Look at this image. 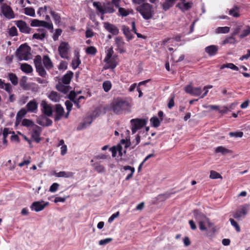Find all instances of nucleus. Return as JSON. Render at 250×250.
I'll return each instance as SVG.
<instances>
[{
  "instance_id": "15",
  "label": "nucleus",
  "mask_w": 250,
  "mask_h": 250,
  "mask_svg": "<svg viewBox=\"0 0 250 250\" xmlns=\"http://www.w3.org/2000/svg\"><path fill=\"white\" fill-rule=\"evenodd\" d=\"M193 6V2L191 1H188L187 2H182L178 3L176 5V7H178L183 12H185L186 11L189 10Z\"/></svg>"
},
{
  "instance_id": "5",
  "label": "nucleus",
  "mask_w": 250,
  "mask_h": 250,
  "mask_svg": "<svg viewBox=\"0 0 250 250\" xmlns=\"http://www.w3.org/2000/svg\"><path fill=\"white\" fill-rule=\"evenodd\" d=\"M131 131L132 133H135L138 129L144 127L146 124V120L144 119L136 118L131 120Z\"/></svg>"
},
{
  "instance_id": "25",
  "label": "nucleus",
  "mask_w": 250,
  "mask_h": 250,
  "mask_svg": "<svg viewBox=\"0 0 250 250\" xmlns=\"http://www.w3.org/2000/svg\"><path fill=\"white\" fill-rule=\"evenodd\" d=\"M174 0H166L162 4V7L164 11H167L174 4Z\"/></svg>"
},
{
  "instance_id": "10",
  "label": "nucleus",
  "mask_w": 250,
  "mask_h": 250,
  "mask_svg": "<svg viewBox=\"0 0 250 250\" xmlns=\"http://www.w3.org/2000/svg\"><path fill=\"white\" fill-rule=\"evenodd\" d=\"M115 44L117 48L116 50L121 54H123L126 52L125 46V42H124L123 38L121 37H117L115 39Z\"/></svg>"
},
{
  "instance_id": "9",
  "label": "nucleus",
  "mask_w": 250,
  "mask_h": 250,
  "mask_svg": "<svg viewBox=\"0 0 250 250\" xmlns=\"http://www.w3.org/2000/svg\"><path fill=\"white\" fill-rule=\"evenodd\" d=\"M15 23L21 33L29 34L32 30V29L27 25L26 22L22 20L15 21Z\"/></svg>"
},
{
  "instance_id": "21",
  "label": "nucleus",
  "mask_w": 250,
  "mask_h": 250,
  "mask_svg": "<svg viewBox=\"0 0 250 250\" xmlns=\"http://www.w3.org/2000/svg\"><path fill=\"white\" fill-rule=\"evenodd\" d=\"M26 107L27 111L34 112L38 108V103L35 100H33L27 103Z\"/></svg>"
},
{
  "instance_id": "23",
  "label": "nucleus",
  "mask_w": 250,
  "mask_h": 250,
  "mask_svg": "<svg viewBox=\"0 0 250 250\" xmlns=\"http://www.w3.org/2000/svg\"><path fill=\"white\" fill-rule=\"evenodd\" d=\"M247 214V208L245 207H243L241 209L237 210L233 214V217L238 220H239L241 217H245Z\"/></svg>"
},
{
  "instance_id": "38",
  "label": "nucleus",
  "mask_w": 250,
  "mask_h": 250,
  "mask_svg": "<svg viewBox=\"0 0 250 250\" xmlns=\"http://www.w3.org/2000/svg\"><path fill=\"white\" fill-rule=\"evenodd\" d=\"M215 152L221 153L223 155H225L227 153H231V151L229 149L226 148L222 146H220L216 148Z\"/></svg>"
},
{
  "instance_id": "48",
  "label": "nucleus",
  "mask_w": 250,
  "mask_h": 250,
  "mask_svg": "<svg viewBox=\"0 0 250 250\" xmlns=\"http://www.w3.org/2000/svg\"><path fill=\"white\" fill-rule=\"evenodd\" d=\"M48 98L52 101L57 102L59 100V96L57 92L52 91L50 92L48 96Z\"/></svg>"
},
{
  "instance_id": "13",
  "label": "nucleus",
  "mask_w": 250,
  "mask_h": 250,
  "mask_svg": "<svg viewBox=\"0 0 250 250\" xmlns=\"http://www.w3.org/2000/svg\"><path fill=\"white\" fill-rule=\"evenodd\" d=\"M104 29L113 35H117L119 34V31L118 28L114 24L108 22L104 23Z\"/></svg>"
},
{
  "instance_id": "26",
  "label": "nucleus",
  "mask_w": 250,
  "mask_h": 250,
  "mask_svg": "<svg viewBox=\"0 0 250 250\" xmlns=\"http://www.w3.org/2000/svg\"><path fill=\"white\" fill-rule=\"evenodd\" d=\"M42 61L44 66L47 70H50L53 67V63L48 56H44Z\"/></svg>"
},
{
  "instance_id": "14",
  "label": "nucleus",
  "mask_w": 250,
  "mask_h": 250,
  "mask_svg": "<svg viewBox=\"0 0 250 250\" xmlns=\"http://www.w3.org/2000/svg\"><path fill=\"white\" fill-rule=\"evenodd\" d=\"M55 115L54 120L55 121L60 120L64 113V109L60 104H57L55 105Z\"/></svg>"
},
{
  "instance_id": "58",
  "label": "nucleus",
  "mask_w": 250,
  "mask_h": 250,
  "mask_svg": "<svg viewBox=\"0 0 250 250\" xmlns=\"http://www.w3.org/2000/svg\"><path fill=\"white\" fill-rule=\"evenodd\" d=\"M4 89L9 94H10L12 92V86L10 83H4L3 84Z\"/></svg>"
},
{
  "instance_id": "37",
  "label": "nucleus",
  "mask_w": 250,
  "mask_h": 250,
  "mask_svg": "<svg viewBox=\"0 0 250 250\" xmlns=\"http://www.w3.org/2000/svg\"><path fill=\"white\" fill-rule=\"evenodd\" d=\"M106 56L104 59V62H106L110 61L111 58L113 56L114 51L112 47H109L106 50Z\"/></svg>"
},
{
  "instance_id": "52",
  "label": "nucleus",
  "mask_w": 250,
  "mask_h": 250,
  "mask_svg": "<svg viewBox=\"0 0 250 250\" xmlns=\"http://www.w3.org/2000/svg\"><path fill=\"white\" fill-rule=\"evenodd\" d=\"M27 77L26 76H23L21 79L20 82V86L24 89H26L27 87Z\"/></svg>"
},
{
  "instance_id": "51",
  "label": "nucleus",
  "mask_w": 250,
  "mask_h": 250,
  "mask_svg": "<svg viewBox=\"0 0 250 250\" xmlns=\"http://www.w3.org/2000/svg\"><path fill=\"white\" fill-rule=\"evenodd\" d=\"M81 63V61L79 57H77L76 59L72 60L71 65L73 69H76Z\"/></svg>"
},
{
  "instance_id": "32",
  "label": "nucleus",
  "mask_w": 250,
  "mask_h": 250,
  "mask_svg": "<svg viewBox=\"0 0 250 250\" xmlns=\"http://www.w3.org/2000/svg\"><path fill=\"white\" fill-rule=\"evenodd\" d=\"M123 169L124 170H125V171H126L128 170H130V173L127 174L126 178H125V180H126V181L129 180L132 177L133 175L135 172L134 167H131L129 166H125L123 167Z\"/></svg>"
},
{
  "instance_id": "47",
  "label": "nucleus",
  "mask_w": 250,
  "mask_h": 250,
  "mask_svg": "<svg viewBox=\"0 0 250 250\" xmlns=\"http://www.w3.org/2000/svg\"><path fill=\"white\" fill-rule=\"evenodd\" d=\"M209 178L212 179H222V176L220 173L211 170L210 171Z\"/></svg>"
},
{
  "instance_id": "36",
  "label": "nucleus",
  "mask_w": 250,
  "mask_h": 250,
  "mask_svg": "<svg viewBox=\"0 0 250 250\" xmlns=\"http://www.w3.org/2000/svg\"><path fill=\"white\" fill-rule=\"evenodd\" d=\"M69 86H66L62 84L61 83H59L56 86V89L64 94L66 93L69 90Z\"/></svg>"
},
{
  "instance_id": "7",
  "label": "nucleus",
  "mask_w": 250,
  "mask_h": 250,
  "mask_svg": "<svg viewBox=\"0 0 250 250\" xmlns=\"http://www.w3.org/2000/svg\"><path fill=\"white\" fill-rule=\"evenodd\" d=\"M69 45L68 43L62 42L59 47L58 51L61 57L63 59H68Z\"/></svg>"
},
{
  "instance_id": "17",
  "label": "nucleus",
  "mask_w": 250,
  "mask_h": 250,
  "mask_svg": "<svg viewBox=\"0 0 250 250\" xmlns=\"http://www.w3.org/2000/svg\"><path fill=\"white\" fill-rule=\"evenodd\" d=\"M41 132V127L36 125L35 128L33 129L32 133V138L37 143L40 142L41 139L40 138V134Z\"/></svg>"
},
{
  "instance_id": "64",
  "label": "nucleus",
  "mask_w": 250,
  "mask_h": 250,
  "mask_svg": "<svg viewBox=\"0 0 250 250\" xmlns=\"http://www.w3.org/2000/svg\"><path fill=\"white\" fill-rule=\"evenodd\" d=\"M67 68V63L65 61H62L59 66H58V69L61 70H66Z\"/></svg>"
},
{
  "instance_id": "34",
  "label": "nucleus",
  "mask_w": 250,
  "mask_h": 250,
  "mask_svg": "<svg viewBox=\"0 0 250 250\" xmlns=\"http://www.w3.org/2000/svg\"><path fill=\"white\" fill-rule=\"evenodd\" d=\"M21 69L23 72L29 74L33 71V68L32 66L26 63H22L21 65Z\"/></svg>"
},
{
  "instance_id": "19",
  "label": "nucleus",
  "mask_w": 250,
  "mask_h": 250,
  "mask_svg": "<svg viewBox=\"0 0 250 250\" xmlns=\"http://www.w3.org/2000/svg\"><path fill=\"white\" fill-rule=\"evenodd\" d=\"M194 217L195 220L198 222V223L202 222V221H205L207 218V217L201 212L197 209H195L193 211Z\"/></svg>"
},
{
  "instance_id": "50",
  "label": "nucleus",
  "mask_w": 250,
  "mask_h": 250,
  "mask_svg": "<svg viewBox=\"0 0 250 250\" xmlns=\"http://www.w3.org/2000/svg\"><path fill=\"white\" fill-rule=\"evenodd\" d=\"M250 34V26H247L246 28L244 29L241 34L239 35L240 39H243Z\"/></svg>"
},
{
  "instance_id": "1",
  "label": "nucleus",
  "mask_w": 250,
  "mask_h": 250,
  "mask_svg": "<svg viewBox=\"0 0 250 250\" xmlns=\"http://www.w3.org/2000/svg\"><path fill=\"white\" fill-rule=\"evenodd\" d=\"M120 2L121 0H108L102 4L100 2L95 1L93 3V5L99 13L104 15L105 14L114 13L116 10L114 7L119 8Z\"/></svg>"
},
{
  "instance_id": "56",
  "label": "nucleus",
  "mask_w": 250,
  "mask_h": 250,
  "mask_svg": "<svg viewBox=\"0 0 250 250\" xmlns=\"http://www.w3.org/2000/svg\"><path fill=\"white\" fill-rule=\"evenodd\" d=\"M27 111V110H26L24 108H22L18 112V113L17 114V116H16L17 120H18V119H22V118L23 117H24L25 116V115L26 114Z\"/></svg>"
},
{
  "instance_id": "59",
  "label": "nucleus",
  "mask_w": 250,
  "mask_h": 250,
  "mask_svg": "<svg viewBox=\"0 0 250 250\" xmlns=\"http://www.w3.org/2000/svg\"><path fill=\"white\" fill-rule=\"evenodd\" d=\"M34 62L35 67L42 65L41 56L40 55L36 56L34 60Z\"/></svg>"
},
{
  "instance_id": "16",
  "label": "nucleus",
  "mask_w": 250,
  "mask_h": 250,
  "mask_svg": "<svg viewBox=\"0 0 250 250\" xmlns=\"http://www.w3.org/2000/svg\"><path fill=\"white\" fill-rule=\"evenodd\" d=\"M37 122L39 125L45 126H50L53 123L51 119L44 116H41L38 118Z\"/></svg>"
},
{
  "instance_id": "27",
  "label": "nucleus",
  "mask_w": 250,
  "mask_h": 250,
  "mask_svg": "<svg viewBox=\"0 0 250 250\" xmlns=\"http://www.w3.org/2000/svg\"><path fill=\"white\" fill-rule=\"evenodd\" d=\"M41 33H35L33 35V39L42 40L46 36V32L44 29H38Z\"/></svg>"
},
{
  "instance_id": "2",
  "label": "nucleus",
  "mask_w": 250,
  "mask_h": 250,
  "mask_svg": "<svg viewBox=\"0 0 250 250\" xmlns=\"http://www.w3.org/2000/svg\"><path fill=\"white\" fill-rule=\"evenodd\" d=\"M129 106V103L122 98H117L114 99L112 103L113 111L117 114H122L128 109Z\"/></svg>"
},
{
  "instance_id": "40",
  "label": "nucleus",
  "mask_w": 250,
  "mask_h": 250,
  "mask_svg": "<svg viewBox=\"0 0 250 250\" xmlns=\"http://www.w3.org/2000/svg\"><path fill=\"white\" fill-rule=\"evenodd\" d=\"M50 14L52 16L54 22L56 24H58L61 22V17L60 15L55 11L50 10Z\"/></svg>"
},
{
  "instance_id": "54",
  "label": "nucleus",
  "mask_w": 250,
  "mask_h": 250,
  "mask_svg": "<svg viewBox=\"0 0 250 250\" xmlns=\"http://www.w3.org/2000/svg\"><path fill=\"white\" fill-rule=\"evenodd\" d=\"M229 30V27L228 26L219 27L216 29L217 32L218 33H228Z\"/></svg>"
},
{
  "instance_id": "60",
  "label": "nucleus",
  "mask_w": 250,
  "mask_h": 250,
  "mask_svg": "<svg viewBox=\"0 0 250 250\" xmlns=\"http://www.w3.org/2000/svg\"><path fill=\"white\" fill-rule=\"evenodd\" d=\"M21 125L23 126L29 127L33 125V122L29 119H24L21 122Z\"/></svg>"
},
{
  "instance_id": "31",
  "label": "nucleus",
  "mask_w": 250,
  "mask_h": 250,
  "mask_svg": "<svg viewBox=\"0 0 250 250\" xmlns=\"http://www.w3.org/2000/svg\"><path fill=\"white\" fill-rule=\"evenodd\" d=\"M117 8L118 9L119 15L122 17H126L129 14H132L133 12V11L132 9H125L124 8L120 7V6H119V8Z\"/></svg>"
},
{
  "instance_id": "43",
  "label": "nucleus",
  "mask_w": 250,
  "mask_h": 250,
  "mask_svg": "<svg viewBox=\"0 0 250 250\" xmlns=\"http://www.w3.org/2000/svg\"><path fill=\"white\" fill-rule=\"evenodd\" d=\"M85 53L87 55H95L97 53L96 48L93 46L87 47L85 49Z\"/></svg>"
},
{
  "instance_id": "18",
  "label": "nucleus",
  "mask_w": 250,
  "mask_h": 250,
  "mask_svg": "<svg viewBox=\"0 0 250 250\" xmlns=\"http://www.w3.org/2000/svg\"><path fill=\"white\" fill-rule=\"evenodd\" d=\"M118 56L117 55H114L113 56L110 61H107V62H106L105 63L106 64H108V66H104V68L108 69V68H111V69H114L116 66L118 65Z\"/></svg>"
},
{
  "instance_id": "28",
  "label": "nucleus",
  "mask_w": 250,
  "mask_h": 250,
  "mask_svg": "<svg viewBox=\"0 0 250 250\" xmlns=\"http://www.w3.org/2000/svg\"><path fill=\"white\" fill-rule=\"evenodd\" d=\"M122 30L124 34L128 41H130L133 38V35L131 33L130 30L127 26L125 25L122 26Z\"/></svg>"
},
{
  "instance_id": "20",
  "label": "nucleus",
  "mask_w": 250,
  "mask_h": 250,
  "mask_svg": "<svg viewBox=\"0 0 250 250\" xmlns=\"http://www.w3.org/2000/svg\"><path fill=\"white\" fill-rule=\"evenodd\" d=\"M218 47L215 45H211L205 48V51L210 56H214L217 53Z\"/></svg>"
},
{
  "instance_id": "11",
  "label": "nucleus",
  "mask_w": 250,
  "mask_h": 250,
  "mask_svg": "<svg viewBox=\"0 0 250 250\" xmlns=\"http://www.w3.org/2000/svg\"><path fill=\"white\" fill-rule=\"evenodd\" d=\"M41 110L45 116L50 117L52 115V108L50 104H48L45 100H42L41 103Z\"/></svg>"
},
{
  "instance_id": "6",
  "label": "nucleus",
  "mask_w": 250,
  "mask_h": 250,
  "mask_svg": "<svg viewBox=\"0 0 250 250\" xmlns=\"http://www.w3.org/2000/svg\"><path fill=\"white\" fill-rule=\"evenodd\" d=\"M0 13L4 17L10 20L15 18V14L12 8L6 3H3L0 7Z\"/></svg>"
},
{
  "instance_id": "49",
  "label": "nucleus",
  "mask_w": 250,
  "mask_h": 250,
  "mask_svg": "<svg viewBox=\"0 0 250 250\" xmlns=\"http://www.w3.org/2000/svg\"><path fill=\"white\" fill-rule=\"evenodd\" d=\"M174 193H170L167 192L164 194H159L158 196L157 199L158 200H160L161 201H164L166 200L167 199L169 198L171 194H174Z\"/></svg>"
},
{
  "instance_id": "53",
  "label": "nucleus",
  "mask_w": 250,
  "mask_h": 250,
  "mask_svg": "<svg viewBox=\"0 0 250 250\" xmlns=\"http://www.w3.org/2000/svg\"><path fill=\"white\" fill-rule=\"evenodd\" d=\"M111 83L109 81H106L103 83V87L105 92H108L110 90L111 88Z\"/></svg>"
},
{
  "instance_id": "12",
  "label": "nucleus",
  "mask_w": 250,
  "mask_h": 250,
  "mask_svg": "<svg viewBox=\"0 0 250 250\" xmlns=\"http://www.w3.org/2000/svg\"><path fill=\"white\" fill-rule=\"evenodd\" d=\"M186 93L195 96L201 95L202 89L200 87H193L191 85H188L185 87Z\"/></svg>"
},
{
  "instance_id": "63",
  "label": "nucleus",
  "mask_w": 250,
  "mask_h": 250,
  "mask_svg": "<svg viewBox=\"0 0 250 250\" xmlns=\"http://www.w3.org/2000/svg\"><path fill=\"white\" fill-rule=\"evenodd\" d=\"M113 239L111 238H107L101 240L99 241V244L101 246H104L107 244L108 243L112 242Z\"/></svg>"
},
{
  "instance_id": "42",
  "label": "nucleus",
  "mask_w": 250,
  "mask_h": 250,
  "mask_svg": "<svg viewBox=\"0 0 250 250\" xmlns=\"http://www.w3.org/2000/svg\"><path fill=\"white\" fill-rule=\"evenodd\" d=\"M37 72L39 73V75L42 77H46L47 73L44 68L42 65L35 67Z\"/></svg>"
},
{
  "instance_id": "57",
  "label": "nucleus",
  "mask_w": 250,
  "mask_h": 250,
  "mask_svg": "<svg viewBox=\"0 0 250 250\" xmlns=\"http://www.w3.org/2000/svg\"><path fill=\"white\" fill-rule=\"evenodd\" d=\"M229 221L231 224V225L235 228V230L237 232L240 231V228L238 224V223L232 218H230Z\"/></svg>"
},
{
  "instance_id": "46",
  "label": "nucleus",
  "mask_w": 250,
  "mask_h": 250,
  "mask_svg": "<svg viewBox=\"0 0 250 250\" xmlns=\"http://www.w3.org/2000/svg\"><path fill=\"white\" fill-rule=\"evenodd\" d=\"M24 13L25 14L32 16V17H35V10L32 7H26L24 9Z\"/></svg>"
},
{
  "instance_id": "44",
  "label": "nucleus",
  "mask_w": 250,
  "mask_h": 250,
  "mask_svg": "<svg viewBox=\"0 0 250 250\" xmlns=\"http://www.w3.org/2000/svg\"><path fill=\"white\" fill-rule=\"evenodd\" d=\"M236 41L235 39L234 38L233 36H232V35H231V36L228 37L226 38L222 42V44L223 45L226 44L228 43L234 44L236 43Z\"/></svg>"
},
{
  "instance_id": "55",
  "label": "nucleus",
  "mask_w": 250,
  "mask_h": 250,
  "mask_svg": "<svg viewBox=\"0 0 250 250\" xmlns=\"http://www.w3.org/2000/svg\"><path fill=\"white\" fill-rule=\"evenodd\" d=\"M40 26L45 27L49 30H53V27L52 23H49L45 21H42Z\"/></svg>"
},
{
  "instance_id": "29",
  "label": "nucleus",
  "mask_w": 250,
  "mask_h": 250,
  "mask_svg": "<svg viewBox=\"0 0 250 250\" xmlns=\"http://www.w3.org/2000/svg\"><path fill=\"white\" fill-rule=\"evenodd\" d=\"M93 120V117L92 115L87 116L84 119L83 122L80 125L81 127L79 126L78 129H81L82 128H85L87 125L91 124Z\"/></svg>"
},
{
  "instance_id": "4",
  "label": "nucleus",
  "mask_w": 250,
  "mask_h": 250,
  "mask_svg": "<svg viewBox=\"0 0 250 250\" xmlns=\"http://www.w3.org/2000/svg\"><path fill=\"white\" fill-rule=\"evenodd\" d=\"M30 50V47L26 43L21 45L16 52L19 60H28L31 55Z\"/></svg>"
},
{
  "instance_id": "35",
  "label": "nucleus",
  "mask_w": 250,
  "mask_h": 250,
  "mask_svg": "<svg viewBox=\"0 0 250 250\" xmlns=\"http://www.w3.org/2000/svg\"><path fill=\"white\" fill-rule=\"evenodd\" d=\"M7 78L14 85L18 84V78L15 74L13 73H8Z\"/></svg>"
},
{
  "instance_id": "30",
  "label": "nucleus",
  "mask_w": 250,
  "mask_h": 250,
  "mask_svg": "<svg viewBox=\"0 0 250 250\" xmlns=\"http://www.w3.org/2000/svg\"><path fill=\"white\" fill-rule=\"evenodd\" d=\"M54 175L57 177L70 178L73 176L74 173L70 171H60L59 172H55Z\"/></svg>"
},
{
  "instance_id": "33",
  "label": "nucleus",
  "mask_w": 250,
  "mask_h": 250,
  "mask_svg": "<svg viewBox=\"0 0 250 250\" xmlns=\"http://www.w3.org/2000/svg\"><path fill=\"white\" fill-rule=\"evenodd\" d=\"M94 170L98 173H102L105 172V168L104 166L99 163H95L92 165Z\"/></svg>"
},
{
  "instance_id": "22",
  "label": "nucleus",
  "mask_w": 250,
  "mask_h": 250,
  "mask_svg": "<svg viewBox=\"0 0 250 250\" xmlns=\"http://www.w3.org/2000/svg\"><path fill=\"white\" fill-rule=\"evenodd\" d=\"M73 73L71 71H68L63 75L62 79V82L64 84H69L73 76Z\"/></svg>"
},
{
  "instance_id": "8",
  "label": "nucleus",
  "mask_w": 250,
  "mask_h": 250,
  "mask_svg": "<svg viewBox=\"0 0 250 250\" xmlns=\"http://www.w3.org/2000/svg\"><path fill=\"white\" fill-rule=\"evenodd\" d=\"M48 202L43 201L34 202L30 206V208L32 211L39 212L42 210L47 205Z\"/></svg>"
},
{
  "instance_id": "45",
  "label": "nucleus",
  "mask_w": 250,
  "mask_h": 250,
  "mask_svg": "<svg viewBox=\"0 0 250 250\" xmlns=\"http://www.w3.org/2000/svg\"><path fill=\"white\" fill-rule=\"evenodd\" d=\"M229 14L234 17H239L240 14L238 13V7L237 6H234L232 9L229 10Z\"/></svg>"
},
{
  "instance_id": "41",
  "label": "nucleus",
  "mask_w": 250,
  "mask_h": 250,
  "mask_svg": "<svg viewBox=\"0 0 250 250\" xmlns=\"http://www.w3.org/2000/svg\"><path fill=\"white\" fill-rule=\"evenodd\" d=\"M150 123L154 127H157L160 126L161 121L156 116H153L150 120Z\"/></svg>"
},
{
  "instance_id": "39",
  "label": "nucleus",
  "mask_w": 250,
  "mask_h": 250,
  "mask_svg": "<svg viewBox=\"0 0 250 250\" xmlns=\"http://www.w3.org/2000/svg\"><path fill=\"white\" fill-rule=\"evenodd\" d=\"M225 68H229L235 71H238L239 70V68L232 63L223 64L220 67L221 69H223Z\"/></svg>"
},
{
  "instance_id": "61",
  "label": "nucleus",
  "mask_w": 250,
  "mask_h": 250,
  "mask_svg": "<svg viewBox=\"0 0 250 250\" xmlns=\"http://www.w3.org/2000/svg\"><path fill=\"white\" fill-rule=\"evenodd\" d=\"M229 136L231 137H235L241 138L243 136V132L242 131L230 132L229 133Z\"/></svg>"
},
{
  "instance_id": "24",
  "label": "nucleus",
  "mask_w": 250,
  "mask_h": 250,
  "mask_svg": "<svg viewBox=\"0 0 250 250\" xmlns=\"http://www.w3.org/2000/svg\"><path fill=\"white\" fill-rule=\"evenodd\" d=\"M122 146L120 144L117 145V146H113L110 148V150L112 152L113 157H115L117 152L119 153V155H122Z\"/></svg>"
},
{
  "instance_id": "3",
  "label": "nucleus",
  "mask_w": 250,
  "mask_h": 250,
  "mask_svg": "<svg viewBox=\"0 0 250 250\" xmlns=\"http://www.w3.org/2000/svg\"><path fill=\"white\" fill-rule=\"evenodd\" d=\"M136 10L146 20L152 19L154 14L152 5L147 2L144 3L141 5H138L136 7Z\"/></svg>"
},
{
  "instance_id": "62",
  "label": "nucleus",
  "mask_w": 250,
  "mask_h": 250,
  "mask_svg": "<svg viewBox=\"0 0 250 250\" xmlns=\"http://www.w3.org/2000/svg\"><path fill=\"white\" fill-rule=\"evenodd\" d=\"M9 35L10 36L14 37L18 35V31L15 26H12L9 29Z\"/></svg>"
}]
</instances>
